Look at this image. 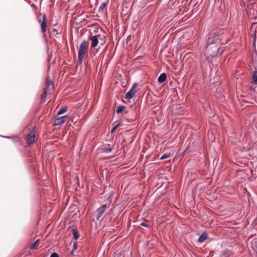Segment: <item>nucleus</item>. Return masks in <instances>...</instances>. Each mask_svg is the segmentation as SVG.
I'll return each instance as SVG.
<instances>
[{"instance_id": "f257e3e1", "label": "nucleus", "mask_w": 257, "mask_h": 257, "mask_svg": "<svg viewBox=\"0 0 257 257\" xmlns=\"http://www.w3.org/2000/svg\"><path fill=\"white\" fill-rule=\"evenodd\" d=\"M221 40V36L218 33V30L213 29L209 33L207 38V44L208 45L219 43Z\"/></svg>"}, {"instance_id": "f03ea898", "label": "nucleus", "mask_w": 257, "mask_h": 257, "mask_svg": "<svg viewBox=\"0 0 257 257\" xmlns=\"http://www.w3.org/2000/svg\"><path fill=\"white\" fill-rule=\"evenodd\" d=\"M89 43L86 40H83L81 43L78 52V63L81 64L85 54L88 49Z\"/></svg>"}, {"instance_id": "7ed1b4c3", "label": "nucleus", "mask_w": 257, "mask_h": 257, "mask_svg": "<svg viewBox=\"0 0 257 257\" xmlns=\"http://www.w3.org/2000/svg\"><path fill=\"white\" fill-rule=\"evenodd\" d=\"M112 194L110 195L106 200V203L105 204H103L100 206L97 209V215L96 216V219L99 220L102 216L103 213L105 212L106 209L108 208L111 204L112 198Z\"/></svg>"}, {"instance_id": "20e7f679", "label": "nucleus", "mask_w": 257, "mask_h": 257, "mask_svg": "<svg viewBox=\"0 0 257 257\" xmlns=\"http://www.w3.org/2000/svg\"><path fill=\"white\" fill-rule=\"evenodd\" d=\"M103 38V42L100 44V46H102L105 42L106 37L104 36H101L99 34L96 35L94 36H92L89 39L91 41V48H95L97 46L99 43V40H101Z\"/></svg>"}, {"instance_id": "39448f33", "label": "nucleus", "mask_w": 257, "mask_h": 257, "mask_svg": "<svg viewBox=\"0 0 257 257\" xmlns=\"http://www.w3.org/2000/svg\"><path fill=\"white\" fill-rule=\"evenodd\" d=\"M39 23L41 25V31L44 33L47 30V18L45 14H40L37 17Z\"/></svg>"}, {"instance_id": "423d86ee", "label": "nucleus", "mask_w": 257, "mask_h": 257, "mask_svg": "<svg viewBox=\"0 0 257 257\" xmlns=\"http://www.w3.org/2000/svg\"><path fill=\"white\" fill-rule=\"evenodd\" d=\"M137 87V83H135L133 85L131 89L125 94V98L126 99H131L135 93L137 92L136 88Z\"/></svg>"}, {"instance_id": "0eeeda50", "label": "nucleus", "mask_w": 257, "mask_h": 257, "mask_svg": "<svg viewBox=\"0 0 257 257\" xmlns=\"http://www.w3.org/2000/svg\"><path fill=\"white\" fill-rule=\"evenodd\" d=\"M68 117V115H64L59 117L58 118H56L54 121L53 125L55 126H57L62 124L67 120Z\"/></svg>"}, {"instance_id": "6e6552de", "label": "nucleus", "mask_w": 257, "mask_h": 257, "mask_svg": "<svg viewBox=\"0 0 257 257\" xmlns=\"http://www.w3.org/2000/svg\"><path fill=\"white\" fill-rule=\"evenodd\" d=\"M35 134L34 132L31 131L27 136V141L29 145H32L35 143Z\"/></svg>"}, {"instance_id": "1a4fd4ad", "label": "nucleus", "mask_w": 257, "mask_h": 257, "mask_svg": "<svg viewBox=\"0 0 257 257\" xmlns=\"http://www.w3.org/2000/svg\"><path fill=\"white\" fill-rule=\"evenodd\" d=\"M125 106L123 105H119L117 107L115 112L117 114H119L121 112H122V114H127L128 111L126 110H124Z\"/></svg>"}, {"instance_id": "9d476101", "label": "nucleus", "mask_w": 257, "mask_h": 257, "mask_svg": "<svg viewBox=\"0 0 257 257\" xmlns=\"http://www.w3.org/2000/svg\"><path fill=\"white\" fill-rule=\"evenodd\" d=\"M208 237V234L206 232H203L197 240L198 243H202Z\"/></svg>"}, {"instance_id": "9b49d317", "label": "nucleus", "mask_w": 257, "mask_h": 257, "mask_svg": "<svg viewBox=\"0 0 257 257\" xmlns=\"http://www.w3.org/2000/svg\"><path fill=\"white\" fill-rule=\"evenodd\" d=\"M166 78H167V75L166 73H163L161 74L158 78V82L159 83H163L166 80Z\"/></svg>"}, {"instance_id": "f8f14e48", "label": "nucleus", "mask_w": 257, "mask_h": 257, "mask_svg": "<svg viewBox=\"0 0 257 257\" xmlns=\"http://www.w3.org/2000/svg\"><path fill=\"white\" fill-rule=\"evenodd\" d=\"M251 245L253 250L257 253V238H253L252 240Z\"/></svg>"}, {"instance_id": "ddd939ff", "label": "nucleus", "mask_w": 257, "mask_h": 257, "mask_svg": "<svg viewBox=\"0 0 257 257\" xmlns=\"http://www.w3.org/2000/svg\"><path fill=\"white\" fill-rule=\"evenodd\" d=\"M102 149L103 152L107 154L110 153L112 150V149L110 147L109 144L104 145Z\"/></svg>"}, {"instance_id": "4468645a", "label": "nucleus", "mask_w": 257, "mask_h": 257, "mask_svg": "<svg viewBox=\"0 0 257 257\" xmlns=\"http://www.w3.org/2000/svg\"><path fill=\"white\" fill-rule=\"evenodd\" d=\"M72 233L74 239L76 240L78 239L79 237V233L76 228H73L72 229Z\"/></svg>"}, {"instance_id": "2eb2a0df", "label": "nucleus", "mask_w": 257, "mask_h": 257, "mask_svg": "<svg viewBox=\"0 0 257 257\" xmlns=\"http://www.w3.org/2000/svg\"><path fill=\"white\" fill-rule=\"evenodd\" d=\"M252 82L254 84H257V71H255L252 75Z\"/></svg>"}, {"instance_id": "dca6fc26", "label": "nucleus", "mask_w": 257, "mask_h": 257, "mask_svg": "<svg viewBox=\"0 0 257 257\" xmlns=\"http://www.w3.org/2000/svg\"><path fill=\"white\" fill-rule=\"evenodd\" d=\"M39 240H37L33 243H32L30 246L31 249H36L37 246L39 245Z\"/></svg>"}, {"instance_id": "f3484780", "label": "nucleus", "mask_w": 257, "mask_h": 257, "mask_svg": "<svg viewBox=\"0 0 257 257\" xmlns=\"http://www.w3.org/2000/svg\"><path fill=\"white\" fill-rule=\"evenodd\" d=\"M67 110V108L66 107H63L61 108L57 112L58 115L62 114L64 113H65Z\"/></svg>"}, {"instance_id": "a211bd4d", "label": "nucleus", "mask_w": 257, "mask_h": 257, "mask_svg": "<svg viewBox=\"0 0 257 257\" xmlns=\"http://www.w3.org/2000/svg\"><path fill=\"white\" fill-rule=\"evenodd\" d=\"M170 156H171V154L170 153H165V154H164V155H163L161 157L160 159L161 160H164V159H166L167 158H168Z\"/></svg>"}, {"instance_id": "6ab92c4d", "label": "nucleus", "mask_w": 257, "mask_h": 257, "mask_svg": "<svg viewBox=\"0 0 257 257\" xmlns=\"http://www.w3.org/2000/svg\"><path fill=\"white\" fill-rule=\"evenodd\" d=\"M106 3H103L101 4V5L100 6V7L98 8V12H100L102 11L104 8V7L106 6Z\"/></svg>"}, {"instance_id": "aec40b11", "label": "nucleus", "mask_w": 257, "mask_h": 257, "mask_svg": "<svg viewBox=\"0 0 257 257\" xmlns=\"http://www.w3.org/2000/svg\"><path fill=\"white\" fill-rule=\"evenodd\" d=\"M120 123H119L118 124H115L113 127V128H112L111 130V132L112 133H113L115 130L118 127V126L120 125Z\"/></svg>"}, {"instance_id": "412c9836", "label": "nucleus", "mask_w": 257, "mask_h": 257, "mask_svg": "<svg viewBox=\"0 0 257 257\" xmlns=\"http://www.w3.org/2000/svg\"><path fill=\"white\" fill-rule=\"evenodd\" d=\"M46 96H47V90H44V92H43V93L41 95V98L42 99L45 98Z\"/></svg>"}, {"instance_id": "4be33fe9", "label": "nucleus", "mask_w": 257, "mask_h": 257, "mask_svg": "<svg viewBox=\"0 0 257 257\" xmlns=\"http://www.w3.org/2000/svg\"><path fill=\"white\" fill-rule=\"evenodd\" d=\"M50 257H59V256L57 253L53 252L50 255Z\"/></svg>"}, {"instance_id": "5701e85b", "label": "nucleus", "mask_w": 257, "mask_h": 257, "mask_svg": "<svg viewBox=\"0 0 257 257\" xmlns=\"http://www.w3.org/2000/svg\"><path fill=\"white\" fill-rule=\"evenodd\" d=\"M140 225L141 226H144V227H148L149 226V225L145 222H142Z\"/></svg>"}, {"instance_id": "b1692460", "label": "nucleus", "mask_w": 257, "mask_h": 257, "mask_svg": "<svg viewBox=\"0 0 257 257\" xmlns=\"http://www.w3.org/2000/svg\"><path fill=\"white\" fill-rule=\"evenodd\" d=\"M77 243L76 242H75L74 244H73V250H74L75 249L77 248Z\"/></svg>"}, {"instance_id": "393cba45", "label": "nucleus", "mask_w": 257, "mask_h": 257, "mask_svg": "<svg viewBox=\"0 0 257 257\" xmlns=\"http://www.w3.org/2000/svg\"><path fill=\"white\" fill-rule=\"evenodd\" d=\"M1 137H3V138L8 139H11L13 138L12 137H5V136H1Z\"/></svg>"}, {"instance_id": "a878e982", "label": "nucleus", "mask_w": 257, "mask_h": 257, "mask_svg": "<svg viewBox=\"0 0 257 257\" xmlns=\"http://www.w3.org/2000/svg\"><path fill=\"white\" fill-rule=\"evenodd\" d=\"M50 85H53L52 82L51 81L47 82V86L49 87Z\"/></svg>"}, {"instance_id": "bb28decb", "label": "nucleus", "mask_w": 257, "mask_h": 257, "mask_svg": "<svg viewBox=\"0 0 257 257\" xmlns=\"http://www.w3.org/2000/svg\"><path fill=\"white\" fill-rule=\"evenodd\" d=\"M130 39H131V36H128L126 38V41H129L130 40Z\"/></svg>"}, {"instance_id": "cd10ccee", "label": "nucleus", "mask_w": 257, "mask_h": 257, "mask_svg": "<svg viewBox=\"0 0 257 257\" xmlns=\"http://www.w3.org/2000/svg\"><path fill=\"white\" fill-rule=\"evenodd\" d=\"M99 42H100L101 43L103 42V38H102L101 40H99Z\"/></svg>"}]
</instances>
